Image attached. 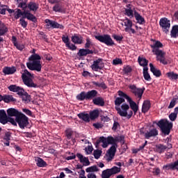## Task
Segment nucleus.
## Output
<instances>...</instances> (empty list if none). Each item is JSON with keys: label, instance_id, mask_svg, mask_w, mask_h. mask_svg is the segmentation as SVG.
Returning a JSON list of instances; mask_svg holds the SVG:
<instances>
[{"label": "nucleus", "instance_id": "obj_1", "mask_svg": "<svg viewBox=\"0 0 178 178\" xmlns=\"http://www.w3.org/2000/svg\"><path fill=\"white\" fill-rule=\"evenodd\" d=\"M29 60L30 62L26 63V66L29 70L41 72L42 65H41V56L40 55L33 54L29 58Z\"/></svg>", "mask_w": 178, "mask_h": 178}, {"label": "nucleus", "instance_id": "obj_2", "mask_svg": "<svg viewBox=\"0 0 178 178\" xmlns=\"http://www.w3.org/2000/svg\"><path fill=\"white\" fill-rule=\"evenodd\" d=\"M157 126L161 129V133L164 136H169L170 134V130L173 129V123L169 122L168 119H162L157 122Z\"/></svg>", "mask_w": 178, "mask_h": 178}, {"label": "nucleus", "instance_id": "obj_3", "mask_svg": "<svg viewBox=\"0 0 178 178\" xmlns=\"http://www.w3.org/2000/svg\"><path fill=\"white\" fill-rule=\"evenodd\" d=\"M33 77H34V75L30 73L27 70H24L23 73H22V79L24 84L31 88H37V84L34 83V81H33Z\"/></svg>", "mask_w": 178, "mask_h": 178}, {"label": "nucleus", "instance_id": "obj_4", "mask_svg": "<svg viewBox=\"0 0 178 178\" xmlns=\"http://www.w3.org/2000/svg\"><path fill=\"white\" fill-rule=\"evenodd\" d=\"M102 143V147L103 148H106L109 144L112 145H115V147H118V145L116 144V138H113V136H108L107 138H105L104 136L100 137L98 140L96 141V147L97 145H99Z\"/></svg>", "mask_w": 178, "mask_h": 178}, {"label": "nucleus", "instance_id": "obj_5", "mask_svg": "<svg viewBox=\"0 0 178 178\" xmlns=\"http://www.w3.org/2000/svg\"><path fill=\"white\" fill-rule=\"evenodd\" d=\"M95 38L99 41L100 42H103V44H106L108 47H112L115 45V42L111 35H95Z\"/></svg>", "mask_w": 178, "mask_h": 178}, {"label": "nucleus", "instance_id": "obj_6", "mask_svg": "<svg viewBox=\"0 0 178 178\" xmlns=\"http://www.w3.org/2000/svg\"><path fill=\"white\" fill-rule=\"evenodd\" d=\"M156 60L162 63V65L170 63V60L166 58V52L161 49H157L156 51Z\"/></svg>", "mask_w": 178, "mask_h": 178}, {"label": "nucleus", "instance_id": "obj_7", "mask_svg": "<svg viewBox=\"0 0 178 178\" xmlns=\"http://www.w3.org/2000/svg\"><path fill=\"white\" fill-rule=\"evenodd\" d=\"M120 168L114 166L111 169H106L102 171V178H111V176H113V175H117V173H120Z\"/></svg>", "mask_w": 178, "mask_h": 178}, {"label": "nucleus", "instance_id": "obj_8", "mask_svg": "<svg viewBox=\"0 0 178 178\" xmlns=\"http://www.w3.org/2000/svg\"><path fill=\"white\" fill-rule=\"evenodd\" d=\"M160 27L163 33L165 34H169V30H170V21L166 17L161 18L159 21Z\"/></svg>", "mask_w": 178, "mask_h": 178}, {"label": "nucleus", "instance_id": "obj_9", "mask_svg": "<svg viewBox=\"0 0 178 178\" xmlns=\"http://www.w3.org/2000/svg\"><path fill=\"white\" fill-rule=\"evenodd\" d=\"M129 88L131 89V92L133 95H134V96L136 98L138 99V101H140V99H141V98H143V95L144 94V90H145V88H137V86H136V85H130L129 86Z\"/></svg>", "mask_w": 178, "mask_h": 178}, {"label": "nucleus", "instance_id": "obj_10", "mask_svg": "<svg viewBox=\"0 0 178 178\" xmlns=\"http://www.w3.org/2000/svg\"><path fill=\"white\" fill-rule=\"evenodd\" d=\"M16 122L18 123L20 129H24V127H27V125L29 124V118L24 114L21 113L19 114V116L16 118Z\"/></svg>", "mask_w": 178, "mask_h": 178}, {"label": "nucleus", "instance_id": "obj_11", "mask_svg": "<svg viewBox=\"0 0 178 178\" xmlns=\"http://www.w3.org/2000/svg\"><path fill=\"white\" fill-rule=\"evenodd\" d=\"M44 23H46V29H60V30H63L65 29V26L63 25L60 24L59 23L52 21L49 19H46L44 20Z\"/></svg>", "mask_w": 178, "mask_h": 178}, {"label": "nucleus", "instance_id": "obj_12", "mask_svg": "<svg viewBox=\"0 0 178 178\" xmlns=\"http://www.w3.org/2000/svg\"><path fill=\"white\" fill-rule=\"evenodd\" d=\"M129 109H130V106L127 104H122L121 108L120 107L115 106V110L117 111L118 115L124 118L127 116V111H129Z\"/></svg>", "mask_w": 178, "mask_h": 178}, {"label": "nucleus", "instance_id": "obj_13", "mask_svg": "<svg viewBox=\"0 0 178 178\" xmlns=\"http://www.w3.org/2000/svg\"><path fill=\"white\" fill-rule=\"evenodd\" d=\"M8 90L12 91L13 92H17V95H23L26 91H24V89L23 88H21L20 86H17L16 85H11L8 86Z\"/></svg>", "mask_w": 178, "mask_h": 178}, {"label": "nucleus", "instance_id": "obj_14", "mask_svg": "<svg viewBox=\"0 0 178 178\" xmlns=\"http://www.w3.org/2000/svg\"><path fill=\"white\" fill-rule=\"evenodd\" d=\"M116 147L118 146L112 145L108 150L107 154H106L107 156L108 162H110V161H112V159L115 158V155L116 154Z\"/></svg>", "mask_w": 178, "mask_h": 178}, {"label": "nucleus", "instance_id": "obj_15", "mask_svg": "<svg viewBox=\"0 0 178 178\" xmlns=\"http://www.w3.org/2000/svg\"><path fill=\"white\" fill-rule=\"evenodd\" d=\"M102 58H98L97 60L93 62V64L91 65V68L95 72H98V70H101L102 69Z\"/></svg>", "mask_w": 178, "mask_h": 178}, {"label": "nucleus", "instance_id": "obj_16", "mask_svg": "<svg viewBox=\"0 0 178 178\" xmlns=\"http://www.w3.org/2000/svg\"><path fill=\"white\" fill-rule=\"evenodd\" d=\"M164 170H178V159L174 163L166 164L163 166Z\"/></svg>", "mask_w": 178, "mask_h": 178}, {"label": "nucleus", "instance_id": "obj_17", "mask_svg": "<svg viewBox=\"0 0 178 178\" xmlns=\"http://www.w3.org/2000/svg\"><path fill=\"white\" fill-rule=\"evenodd\" d=\"M7 115L10 118L13 116L17 118V116H20V115H22V113L19 112V111L16 110V108H10L7 110Z\"/></svg>", "mask_w": 178, "mask_h": 178}, {"label": "nucleus", "instance_id": "obj_18", "mask_svg": "<svg viewBox=\"0 0 178 178\" xmlns=\"http://www.w3.org/2000/svg\"><path fill=\"white\" fill-rule=\"evenodd\" d=\"M0 123L1 124H6L8 123V115L5 110H0Z\"/></svg>", "mask_w": 178, "mask_h": 178}, {"label": "nucleus", "instance_id": "obj_19", "mask_svg": "<svg viewBox=\"0 0 178 178\" xmlns=\"http://www.w3.org/2000/svg\"><path fill=\"white\" fill-rule=\"evenodd\" d=\"M94 51L88 49H80L77 53L78 56H87V55L92 54Z\"/></svg>", "mask_w": 178, "mask_h": 178}, {"label": "nucleus", "instance_id": "obj_20", "mask_svg": "<svg viewBox=\"0 0 178 178\" xmlns=\"http://www.w3.org/2000/svg\"><path fill=\"white\" fill-rule=\"evenodd\" d=\"M71 40L74 44H78L79 45H81V44H83V38L80 35L74 34L73 36H72Z\"/></svg>", "mask_w": 178, "mask_h": 178}, {"label": "nucleus", "instance_id": "obj_21", "mask_svg": "<svg viewBox=\"0 0 178 178\" xmlns=\"http://www.w3.org/2000/svg\"><path fill=\"white\" fill-rule=\"evenodd\" d=\"M98 95V91L92 90L86 92V101L94 99Z\"/></svg>", "mask_w": 178, "mask_h": 178}, {"label": "nucleus", "instance_id": "obj_22", "mask_svg": "<svg viewBox=\"0 0 178 178\" xmlns=\"http://www.w3.org/2000/svg\"><path fill=\"white\" fill-rule=\"evenodd\" d=\"M76 156L81 163H84V166H88L90 165V160H88V158L84 157V156L80 153H77Z\"/></svg>", "mask_w": 178, "mask_h": 178}, {"label": "nucleus", "instance_id": "obj_23", "mask_svg": "<svg viewBox=\"0 0 178 178\" xmlns=\"http://www.w3.org/2000/svg\"><path fill=\"white\" fill-rule=\"evenodd\" d=\"M123 23H124V26H125V29H124V31H126V33H129V29H131V27H133V22L130 19H129V18L126 17L124 19H123Z\"/></svg>", "mask_w": 178, "mask_h": 178}, {"label": "nucleus", "instance_id": "obj_24", "mask_svg": "<svg viewBox=\"0 0 178 178\" xmlns=\"http://www.w3.org/2000/svg\"><path fill=\"white\" fill-rule=\"evenodd\" d=\"M127 102L129 104V106H130L131 109H132V111H134V115H136V113H137V111H138V106L134 101H133V99H131V97H130L127 100Z\"/></svg>", "mask_w": 178, "mask_h": 178}, {"label": "nucleus", "instance_id": "obj_25", "mask_svg": "<svg viewBox=\"0 0 178 178\" xmlns=\"http://www.w3.org/2000/svg\"><path fill=\"white\" fill-rule=\"evenodd\" d=\"M27 8H29V9L33 12H37L40 8V4L35 2L30 1L27 5Z\"/></svg>", "mask_w": 178, "mask_h": 178}, {"label": "nucleus", "instance_id": "obj_26", "mask_svg": "<svg viewBox=\"0 0 178 178\" xmlns=\"http://www.w3.org/2000/svg\"><path fill=\"white\" fill-rule=\"evenodd\" d=\"M54 12H58L59 13H62L65 12V8H63V5L61 3H56L53 7Z\"/></svg>", "mask_w": 178, "mask_h": 178}, {"label": "nucleus", "instance_id": "obj_27", "mask_svg": "<svg viewBox=\"0 0 178 178\" xmlns=\"http://www.w3.org/2000/svg\"><path fill=\"white\" fill-rule=\"evenodd\" d=\"M92 102L94 105H97L98 106H104L105 105V101L101 97L94 98Z\"/></svg>", "mask_w": 178, "mask_h": 178}, {"label": "nucleus", "instance_id": "obj_28", "mask_svg": "<svg viewBox=\"0 0 178 178\" xmlns=\"http://www.w3.org/2000/svg\"><path fill=\"white\" fill-rule=\"evenodd\" d=\"M149 108H151V103L149 102V101H144L142 106V112L143 113H146V112H148V111H149Z\"/></svg>", "mask_w": 178, "mask_h": 178}, {"label": "nucleus", "instance_id": "obj_29", "mask_svg": "<svg viewBox=\"0 0 178 178\" xmlns=\"http://www.w3.org/2000/svg\"><path fill=\"white\" fill-rule=\"evenodd\" d=\"M16 72V67H5L3 69V72L4 74H13V73H15Z\"/></svg>", "mask_w": 178, "mask_h": 178}, {"label": "nucleus", "instance_id": "obj_30", "mask_svg": "<svg viewBox=\"0 0 178 178\" xmlns=\"http://www.w3.org/2000/svg\"><path fill=\"white\" fill-rule=\"evenodd\" d=\"M35 162H36V165L37 166H38V168H45V166H47L48 164H47V162H45V161H44V159L38 157L35 159Z\"/></svg>", "mask_w": 178, "mask_h": 178}, {"label": "nucleus", "instance_id": "obj_31", "mask_svg": "<svg viewBox=\"0 0 178 178\" xmlns=\"http://www.w3.org/2000/svg\"><path fill=\"white\" fill-rule=\"evenodd\" d=\"M156 136V129H151L149 131L145 133V138L149 140L151 137H155Z\"/></svg>", "mask_w": 178, "mask_h": 178}, {"label": "nucleus", "instance_id": "obj_32", "mask_svg": "<svg viewBox=\"0 0 178 178\" xmlns=\"http://www.w3.org/2000/svg\"><path fill=\"white\" fill-rule=\"evenodd\" d=\"M171 38H177L178 37V25H174L170 31Z\"/></svg>", "mask_w": 178, "mask_h": 178}, {"label": "nucleus", "instance_id": "obj_33", "mask_svg": "<svg viewBox=\"0 0 178 178\" xmlns=\"http://www.w3.org/2000/svg\"><path fill=\"white\" fill-rule=\"evenodd\" d=\"M138 61L139 65L143 66V69H145V67H148V60H147L145 58H141L139 56Z\"/></svg>", "mask_w": 178, "mask_h": 178}, {"label": "nucleus", "instance_id": "obj_34", "mask_svg": "<svg viewBox=\"0 0 178 178\" xmlns=\"http://www.w3.org/2000/svg\"><path fill=\"white\" fill-rule=\"evenodd\" d=\"M6 33H8V27L2 21H0V35H5Z\"/></svg>", "mask_w": 178, "mask_h": 178}, {"label": "nucleus", "instance_id": "obj_35", "mask_svg": "<svg viewBox=\"0 0 178 178\" xmlns=\"http://www.w3.org/2000/svg\"><path fill=\"white\" fill-rule=\"evenodd\" d=\"M24 17L28 19V20H31V22H33L34 23H35L37 22V17H35V16H34V15H33L27 11H25V15Z\"/></svg>", "mask_w": 178, "mask_h": 178}, {"label": "nucleus", "instance_id": "obj_36", "mask_svg": "<svg viewBox=\"0 0 178 178\" xmlns=\"http://www.w3.org/2000/svg\"><path fill=\"white\" fill-rule=\"evenodd\" d=\"M18 8H22L23 10L27 9V0H17Z\"/></svg>", "mask_w": 178, "mask_h": 178}, {"label": "nucleus", "instance_id": "obj_37", "mask_svg": "<svg viewBox=\"0 0 178 178\" xmlns=\"http://www.w3.org/2000/svg\"><path fill=\"white\" fill-rule=\"evenodd\" d=\"M78 118L82 119L83 122H90V115L88 113H80L78 114Z\"/></svg>", "mask_w": 178, "mask_h": 178}, {"label": "nucleus", "instance_id": "obj_38", "mask_svg": "<svg viewBox=\"0 0 178 178\" xmlns=\"http://www.w3.org/2000/svg\"><path fill=\"white\" fill-rule=\"evenodd\" d=\"M134 17L136 20H137L138 23H139V24H144V23H145L144 17H142L141 15L138 14V13L135 12Z\"/></svg>", "mask_w": 178, "mask_h": 178}, {"label": "nucleus", "instance_id": "obj_39", "mask_svg": "<svg viewBox=\"0 0 178 178\" xmlns=\"http://www.w3.org/2000/svg\"><path fill=\"white\" fill-rule=\"evenodd\" d=\"M99 116V111L98 110H94L90 112L89 118L91 119V120H94L95 119H97Z\"/></svg>", "mask_w": 178, "mask_h": 178}, {"label": "nucleus", "instance_id": "obj_40", "mask_svg": "<svg viewBox=\"0 0 178 178\" xmlns=\"http://www.w3.org/2000/svg\"><path fill=\"white\" fill-rule=\"evenodd\" d=\"M24 12H22V10L20 9H17V11L14 13V16L15 19H19L21 16H23L24 17L25 13H26V10H24Z\"/></svg>", "mask_w": 178, "mask_h": 178}, {"label": "nucleus", "instance_id": "obj_41", "mask_svg": "<svg viewBox=\"0 0 178 178\" xmlns=\"http://www.w3.org/2000/svg\"><path fill=\"white\" fill-rule=\"evenodd\" d=\"M76 99H78V101H84V99L87 101V92H81L80 94L77 95Z\"/></svg>", "mask_w": 178, "mask_h": 178}, {"label": "nucleus", "instance_id": "obj_42", "mask_svg": "<svg viewBox=\"0 0 178 178\" xmlns=\"http://www.w3.org/2000/svg\"><path fill=\"white\" fill-rule=\"evenodd\" d=\"M143 77L145 80H147V81H149L151 80V76H149V74L148 73V67H147L143 68Z\"/></svg>", "mask_w": 178, "mask_h": 178}, {"label": "nucleus", "instance_id": "obj_43", "mask_svg": "<svg viewBox=\"0 0 178 178\" xmlns=\"http://www.w3.org/2000/svg\"><path fill=\"white\" fill-rule=\"evenodd\" d=\"M167 76L170 80H177L178 79V74H176L173 72H170L167 73Z\"/></svg>", "mask_w": 178, "mask_h": 178}, {"label": "nucleus", "instance_id": "obj_44", "mask_svg": "<svg viewBox=\"0 0 178 178\" xmlns=\"http://www.w3.org/2000/svg\"><path fill=\"white\" fill-rule=\"evenodd\" d=\"M86 172L87 173H90L91 172H99V168H98L97 165H93L86 168Z\"/></svg>", "mask_w": 178, "mask_h": 178}, {"label": "nucleus", "instance_id": "obj_45", "mask_svg": "<svg viewBox=\"0 0 178 178\" xmlns=\"http://www.w3.org/2000/svg\"><path fill=\"white\" fill-rule=\"evenodd\" d=\"M168 149V147L165 145H163L162 144H159L157 145V152H159V154H162L165 152V149Z\"/></svg>", "mask_w": 178, "mask_h": 178}, {"label": "nucleus", "instance_id": "obj_46", "mask_svg": "<svg viewBox=\"0 0 178 178\" xmlns=\"http://www.w3.org/2000/svg\"><path fill=\"white\" fill-rule=\"evenodd\" d=\"M22 98V101L24 102H30V95H29V93L27 92H24L22 95H20Z\"/></svg>", "mask_w": 178, "mask_h": 178}, {"label": "nucleus", "instance_id": "obj_47", "mask_svg": "<svg viewBox=\"0 0 178 178\" xmlns=\"http://www.w3.org/2000/svg\"><path fill=\"white\" fill-rule=\"evenodd\" d=\"M124 99L122 98V97H117L115 100V105L119 108L120 106V105H122V104H123V102H124Z\"/></svg>", "mask_w": 178, "mask_h": 178}, {"label": "nucleus", "instance_id": "obj_48", "mask_svg": "<svg viewBox=\"0 0 178 178\" xmlns=\"http://www.w3.org/2000/svg\"><path fill=\"white\" fill-rule=\"evenodd\" d=\"M0 9H5V15H6V10H8V13H14L15 14V10H12L10 8H8V6L6 5H1L0 2Z\"/></svg>", "mask_w": 178, "mask_h": 178}, {"label": "nucleus", "instance_id": "obj_49", "mask_svg": "<svg viewBox=\"0 0 178 178\" xmlns=\"http://www.w3.org/2000/svg\"><path fill=\"white\" fill-rule=\"evenodd\" d=\"M4 102H14L15 99L12 95H4L3 96Z\"/></svg>", "mask_w": 178, "mask_h": 178}, {"label": "nucleus", "instance_id": "obj_50", "mask_svg": "<svg viewBox=\"0 0 178 178\" xmlns=\"http://www.w3.org/2000/svg\"><path fill=\"white\" fill-rule=\"evenodd\" d=\"M93 155L95 159H99V157L102 155V151L96 149L93 152Z\"/></svg>", "mask_w": 178, "mask_h": 178}, {"label": "nucleus", "instance_id": "obj_51", "mask_svg": "<svg viewBox=\"0 0 178 178\" xmlns=\"http://www.w3.org/2000/svg\"><path fill=\"white\" fill-rule=\"evenodd\" d=\"M125 15L127 16H129V17H130V19L134 17V14L133 13V10H131V8L125 9Z\"/></svg>", "mask_w": 178, "mask_h": 178}, {"label": "nucleus", "instance_id": "obj_52", "mask_svg": "<svg viewBox=\"0 0 178 178\" xmlns=\"http://www.w3.org/2000/svg\"><path fill=\"white\" fill-rule=\"evenodd\" d=\"M62 41L65 44V47H69V44H70V40L69 39V36H65L63 35L62 36Z\"/></svg>", "mask_w": 178, "mask_h": 178}, {"label": "nucleus", "instance_id": "obj_53", "mask_svg": "<svg viewBox=\"0 0 178 178\" xmlns=\"http://www.w3.org/2000/svg\"><path fill=\"white\" fill-rule=\"evenodd\" d=\"M153 44H150L151 48H152V52L154 55H156V40H151Z\"/></svg>", "mask_w": 178, "mask_h": 178}, {"label": "nucleus", "instance_id": "obj_54", "mask_svg": "<svg viewBox=\"0 0 178 178\" xmlns=\"http://www.w3.org/2000/svg\"><path fill=\"white\" fill-rule=\"evenodd\" d=\"M147 143H148V141L146 140L143 145H142L141 146L139 147V148L134 149L133 150V153L137 154V152L141 151V149H144V148L145 147V145H147Z\"/></svg>", "mask_w": 178, "mask_h": 178}, {"label": "nucleus", "instance_id": "obj_55", "mask_svg": "<svg viewBox=\"0 0 178 178\" xmlns=\"http://www.w3.org/2000/svg\"><path fill=\"white\" fill-rule=\"evenodd\" d=\"M66 137L68 140H70L72 138V136H73V131H72V129H68L65 131Z\"/></svg>", "mask_w": 178, "mask_h": 178}, {"label": "nucleus", "instance_id": "obj_56", "mask_svg": "<svg viewBox=\"0 0 178 178\" xmlns=\"http://www.w3.org/2000/svg\"><path fill=\"white\" fill-rule=\"evenodd\" d=\"M8 122L11 123V124H13V126H17V121H16V118H15V120L14 118H13L11 117H8L7 123H8Z\"/></svg>", "mask_w": 178, "mask_h": 178}, {"label": "nucleus", "instance_id": "obj_57", "mask_svg": "<svg viewBox=\"0 0 178 178\" xmlns=\"http://www.w3.org/2000/svg\"><path fill=\"white\" fill-rule=\"evenodd\" d=\"M115 143H121L122 144H124V136H116L115 137Z\"/></svg>", "mask_w": 178, "mask_h": 178}, {"label": "nucleus", "instance_id": "obj_58", "mask_svg": "<svg viewBox=\"0 0 178 178\" xmlns=\"http://www.w3.org/2000/svg\"><path fill=\"white\" fill-rule=\"evenodd\" d=\"M24 19H26L24 17H23L22 18H21L19 19L20 22V24L22 26V27H23L24 29H26L27 27V22H26V20H24Z\"/></svg>", "mask_w": 178, "mask_h": 178}, {"label": "nucleus", "instance_id": "obj_59", "mask_svg": "<svg viewBox=\"0 0 178 178\" xmlns=\"http://www.w3.org/2000/svg\"><path fill=\"white\" fill-rule=\"evenodd\" d=\"M118 95L120 97H122L123 98H125V99L127 101L130 98V97H129V95H127L126 93L122 92L121 90L118 91Z\"/></svg>", "mask_w": 178, "mask_h": 178}, {"label": "nucleus", "instance_id": "obj_60", "mask_svg": "<svg viewBox=\"0 0 178 178\" xmlns=\"http://www.w3.org/2000/svg\"><path fill=\"white\" fill-rule=\"evenodd\" d=\"M169 119H170V120H171V122H175V120H176V119H177V115H176V113H171L169 115Z\"/></svg>", "mask_w": 178, "mask_h": 178}, {"label": "nucleus", "instance_id": "obj_61", "mask_svg": "<svg viewBox=\"0 0 178 178\" xmlns=\"http://www.w3.org/2000/svg\"><path fill=\"white\" fill-rule=\"evenodd\" d=\"M92 45V42H91V39L90 38H86V43L85 44V48H90Z\"/></svg>", "mask_w": 178, "mask_h": 178}, {"label": "nucleus", "instance_id": "obj_62", "mask_svg": "<svg viewBox=\"0 0 178 178\" xmlns=\"http://www.w3.org/2000/svg\"><path fill=\"white\" fill-rule=\"evenodd\" d=\"M175 105H176V99L173 98L170 102L168 109H172V108H175Z\"/></svg>", "mask_w": 178, "mask_h": 178}, {"label": "nucleus", "instance_id": "obj_63", "mask_svg": "<svg viewBox=\"0 0 178 178\" xmlns=\"http://www.w3.org/2000/svg\"><path fill=\"white\" fill-rule=\"evenodd\" d=\"M131 70H132L131 67H130L129 65L124 67L123 69V72L125 73V74L131 73Z\"/></svg>", "mask_w": 178, "mask_h": 178}, {"label": "nucleus", "instance_id": "obj_64", "mask_svg": "<svg viewBox=\"0 0 178 178\" xmlns=\"http://www.w3.org/2000/svg\"><path fill=\"white\" fill-rule=\"evenodd\" d=\"M10 136H11L10 132H6L3 140H5V141H10Z\"/></svg>", "mask_w": 178, "mask_h": 178}]
</instances>
